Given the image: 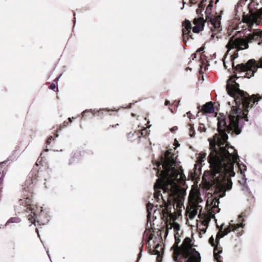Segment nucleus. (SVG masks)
I'll return each instance as SVG.
<instances>
[{
  "label": "nucleus",
  "mask_w": 262,
  "mask_h": 262,
  "mask_svg": "<svg viewBox=\"0 0 262 262\" xmlns=\"http://www.w3.org/2000/svg\"><path fill=\"white\" fill-rule=\"evenodd\" d=\"M169 104V101H168V100H166V101H165V105H168Z\"/></svg>",
  "instance_id": "nucleus-31"
},
{
  "label": "nucleus",
  "mask_w": 262,
  "mask_h": 262,
  "mask_svg": "<svg viewBox=\"0 0 262 262\" xmlns=\"http://www.w3.org/2000/svg\"><path fill=\"white\" fill-rule=\"evenodd\" d=\"M203 222L204 223V225H206L208 223V221H206V220H205V221H204Z\"/></svg>",
  "instance_id": "nucleus-34"
},
{
  "label": "nucleus",
  "mask_w": 262,
  "mask_h": 262,
  "mask_svg": "<svg viewBox=\"0 0 262 262\" xmlns=\"http://www.w3.org/2000/svg\"><path fill=\"white\" fill-rule=\"evenodd\" d=\"M150 206H151V205L148 204L147 206V211H148L149 214L150 213V212H149V208L150 207Z\"/></svg>",
  "instance_id": "nucleus-26"
},
{
  "label": "nucleus",
  "mask_w": 262,
  "mask_h": 262,
  "mask_svg": "<svg viewBox=\"0 0 262 262\" xmlns=\"http://www.w3.org/2000/svg\"><path fill=\"white\" fill-rule=\"evenodd\" d=\"M55 84L54 83L51 84L50 86V88L52 90H54L55 88Z\"/></svg>",
  "instance_id": "nucleus-23"
},
{
  "label": "nucleus",
  "mask_w": 262,
  "mask_h": 262,
  "mask_svg": "<svg viewBox=\"0 0 262 262\" xmlns=\"http://www.w3.org/2000/svg\"><path fill=\"white\" fill-rule=\"evenodd\" d=\"M157 260L159 262V261H160V260H161V257H160L159 255H158V256H157Z\"/></svg>",
  "instance_id": "nucleus-29"
},
{
  "label": "nucleus",
  "mask_w": 262,
  "mask_h": 262,
  "mask_svg": "<svg viewBox=\"0 0 262 262\" xmlns=\"http://www.w3.org/2000/svg\"><path fill=\"white\" fill-rule=\"evenodd\" d=\"M235 170L237 172L240 171L241 173H243L246 170V166L245 165L236 163L235 165Z\"/></svg>",
  "instance_id": "nucleus-16"
},
{
  "label": "nucleus",
  "mask_w": 262,
  "mask_h": 262,
  "mask_svg": "<svg viewBox=\"0 0 262 262\" xmlns=\"http://www.w3.org/2000/svg\"><path fill=\"white\" fill-rule=\"evenodd\" d=\"M25 202V206L27 207V211L29 210L31 212V214L29 215L28 220L32 224L35 221L36 210L37 207L36 205L31 204V200L28 198L26 199Z\"/></svg>",
  "instance_id": "nucleus-12"
},
{
  "label": "nucleus",
  "mask_w": 262,
  "mask_h": 262,
  "mask_svg": "<svg viewBox=\"0 0 262 262\" xmlns=\"http://www.w3.org/2000/svg\"><path fill=\"white\" fill-rule=\"evenodd\" d=\"M170 228H173V229L176 231H178L180 229V227L179 224L174 222L172 223H170Z\"/></svg>",
  "instance_id": "nucleus-18"
},
{
  "label": "nucleus",
  "mask_w": 262,
  "mask_h": 262,
  "mask_svg": "<svg viewBox=\"0 0 262 262\" xmlns=\"http://www.w3.org/2000/svg\"><path fill=\"white\" fill-rule=\"evenodd\" d=\"M189 201L190 208L188 209V216L190 219H192L198 213V210H201L202 207L199 205L202 201L200 197V193L197 189L193 188L191 190Z\"/></svg>",
  "instance_id": "nucleus-8"
},
{
  "label": "nucleus",
  "mask_w": 262,
  "mask_h": 262,
  "mask_svg": "<svg viewBox=\"0 0 262 262\" xmlns=\"http://www.w3.org/2000/svg\"><path fill=\"white\" fill-rule=\"evenodd\" d=\"M194 130L192 128V127H191L190 129V136L191 137H192L194 136Z\"/></svg>",
  "instance_id": "nucleus-20"
},
{
  "label": "nucleus",
  "mask_w": 262,
  "mask_h": 262,
  "mask_svg": "<svg viewBox=\"0 0 262 262\" xmlns=\"http://www.w3.org/2000/svg\"><path fill=\"white\" fill-rule=\"evenodd\" d=\"M242 217L243 215L242 214H241L238 216L239 222H240L241 221H242V222H244V219H242ZM243 226L244 225L243 224V223H238L236 224H230L228 227L225 228L223 231L221 230L218 232V233L216 235V239H220V238L223 237L224 236L227 234L231 231H235L237 229L240 227H243Z\"/></svg>",
  "instance_id": "nucleus-10"
},
{
  "label": "nucleus",
  "mask_w": 262,
  "mask_h": 262,
  "mask_svg": "<svg viewBox=\"0 0 262 262\" xmlns=\"http://www.w3.org/2000/svg\"><path fill=\"white\" fill-rule=\"evenodd\" d=\"M258 68H262V58H260L257 64L254 59L249 60L246 63L239 64L236 66V71L244 74L241 76L250 78L254 75Z\"/></svg>",
  "instance_id": "nucleus-7"
},
{
  "label": "nucleus",
  "mask_w": 262,
  "mask_h": 262,
  "mask_svg": "<svg viewBox=\"0 0 262 262\" xmlns=\"http://www.w3.org/2000/svg\"><path fill=\"white\" fill-rule=\"evenodd\" d=\"M206 153L201 152L199 154V156L197 158L198 162L200 163H201L202 162L204 161V159L206 158Z\"/></svg>",
  "instance_id": "nucleus-17"
},
{
  "label": "nucleus",
  "mask_w": 262,
  "mask_h": 262,
  "mask_svg": "<svg viewBox=\"0 0 262 262\" xmlns=\"http://www.w3.org/2000/svg\"><path fill=\"white\" fill-rule=\"evenodd\" d=\"M224 66L226 69H227L228 66L227 65V62L225 61V59H224Z\"/></svg>",
  "instance_id": "nucleus-25"
},
{
  "label": "nucleus",
  "mask_w": 262,
  "mask_h": 262,
  "mask_svg": "<svg viewBox=\"0 0 262 262\" xmlns=\"http://www.w3.org/2000/svg\"><path fill=\"white\" fill-rule=\"evenodd\" d=\"M183 26L184 27L182 29L183 40L185 43H186L189 37L193 39L191 32V25L190 22L187 20H185L183 23Z\"/></svg>",
  "instance_id": "nucleus-13"
},
{
  "label": "nucleus",
  "mask_w": 262,
  "mask_h": 262,
  "mask_svg": "<svg viewBox=\"0 0 262 262\" xmlns=\"http://www.w3.org/2000/svg\"><path fill=\"white\" fill-rule=\"evenodd\" d=\"M198 130L200 132H205L206 130V126L203 123H200L199 124V128H198Z\"/></svg>",
  "instance_id": "nucleus-19"
},
{
  "label": "nucleus",
  "mask_w": 262,
  "mask_h": 262,
  "mask_svg": "<svg viewBox=\"0 0 262 262\" xmlns=\"http://www.w3.org/2000/svg\"><path fill=\"white\" fill-rule=\"evenodd\" d=\"M177 156L169 150L161 156L160 161L157 162V166L159 168L162 165L163 169L160 171L158 169L157 175L160 178L157 179L154 185V198L158 201L164 199L167 200L171 197L173 200V208L179 211L184 206L183 202L186 192L181 188L180 185L183 184L185 180V176L183 170L176 163Z\"/></svg>",
  "instance_id": "nucleus-2"
},
{
  "label": "nucleus",
  "mask_w": 262,
  "mask_h": 262,
  "mask_svg": "<svg viewBox=\"0 0 262 262\" xmlns=\"http://www.w3.org/2000/svg\"><path fill=\"white\" fill-rule=\"evenodd\" d=\"M216 117L219 134L208 139L211 150L208 162L212 172L207 182L223 197L226 190L231 189L232 183L230 178L235 173L234 165L237 162L238 155L236 150L228 144L227 133L234 130L236 134L240 133L238 128V110L233 107L227 117L221 114L216 115ZM206 177L204 175V178L207 181Z\"/></svg>",
  "instance_id": "nucleus-1"
},
{
  "label": "nucleus",
  "mask_w": 262,
  "mask_h": 262,
  "mask_svg": "<svg viewBox=\"0 0 262 262\" xmlns=\"http://www.w3.org/2000/svg\"><path fill=\"white\" fill-rule=\"evenodd\" d=\"M237 57V53H235L234 55H231V60H232L233 59L236 58Z\"/></svg>",
  "instance_id": "nucleus-22"
},
{
  "label": "nucleus",
  "mask_w": 262,
  "mask_h": 262,
  "mask_svg": "<svg viewBox=\"0 0 262 262\" xmlns=\"http://www.w3.org/2000/svg\"><path fill=\"white\" fill-rule=\"evenodd\" d=\"M204 1L203 0L199 5V8L196 12L198 15V18H195L193 20V24L195 26L192 28V31L194 33H198L203 30L205 23H207L210 30L214 34L220 32L222 30L221 26V16L220 15L216 16H209L208 15L209 11L211 10L212 4H210L207 7L205 11L206 19H204L202 17L201 12L204 8L205 4H204Z\"/></svg>",
  "instance_id": "nucleus-3"
},
{
  "label": "nucleus",
  "mask_w": 262,
  "mask_h": 262,
  "mask_svg": "<svg viewBox=\"0 0 262 262\" xmlns=\"http://www.w3.org/2000/svg\"><path fill=\"white\" fill-rule=\"evenodd\" d=\"M190 112L187 113V115H188V117L190 118Z\"/></svg>",
  "instance_id": "nucleus-35"
},
{
  "label": "nucleus",
  "mask_w": 262,
  "mask_h": 262,
  "mask_svg": "<svg viewBox=\"0 0 262 262\" xmlns=\"http://www.w3.org/2000/svg\"><path fill=\"white\" fill-rule=\"evenodd\" d=\"M189 2L190 4H195L196 0H189Z\"/></svg>",
  "instance_id": "nucleus-27"
},
{
  "label": "nucleus",
  "mask_w": 262,
  "mask_h": 262,
  "mask_svg": "<svg viewBox=\"0 0 262 262\" xmlns=\"http://www.w3.org/2000/svg\"><path fill=\"white\" fill-rule=\"evenodd\" d=\"M211 36H212V37H213V36H214V35H213V34H212V35H211Z\"/></svg>",
  "instance_id": "nucleus-37"
},
{
  "label": "nucleus",
  "mask_w": 262,
  "mask_h": 262,
  "mask_svg": "<svg viewBox=\"0 0 262 262\" xmlns=\"http://www.w3.org/2000/svg\"><path fill=\"white\" fill-rule=\"evenodd\" d=\"M69 119V120H70V121H71V118H70Z\"/></svg>",
  "instance_id": "nucleus-38"
},
{
  "label": "nucleus",
  "mask_w": 262,
  "mask_h": 262,
  "mask_svg": "<svg viewBox=\"0 0 262 262\" xmlns=\"http://www.w3.org/2000/svg\"><path fill=\"white\" fill-rule=\"evenodd\" d=\"M262 8L256 11V13H251L249 16L245 18V21L251 27L254 24L259 25L261 19Z\"/></svg>",
  "instance_id": "nucleus-11"
},
{
  "label": "nucleus",
  "mask_w": 262,
  "mask_h": 262,
  "mask_svg": "<svg viewBox=\"0 0 262 262\" xmlns=\"http://www.w3.org/2000/svg\"><path fill=\"white\" fill-rule=\"evenodd\" d=\"M201 111L206 113H210L213 112L214 111V108L212 102H208L204 105Z\"/></svg>",
  "instance_id": "nucleus-14"
},
{
  "label": "nucleus",
  "mask_w": 262,
  "mask_h": 262,
  "mask_svg": "<svg viewBox=\"0 0 262 262\" xmlns=\"http://www.w3.org/2000/svg\"><path fill=\"white\" fill-rule=\"evenodd\" d=\"M230 64H231V66H232V67L234 66V64H233V61H230Z\"/></svg>",
  "instance_id": "nucleus-36"
},
{
  "label": "nucleus",
  "mask_w": 262,
  "mask_h": 262,
  "mask_svg": "<svg viewBox=\"0 0 262 262\" xmlns=\"http://www.w3.org/2000/svg\"><path fill=\"white\" fill-rule=\"evenodd\" d=\"M209 242L210 243V244H211L212 246L214 245V238L211 236V237H210L209 239Z\"/></svg>",
  "instance_id": "nucleus-21"
},
{
  "label": "nucleus",
  "mask_w": 262,
  "mask_h": 262,
  "mask_svg": "<svg viewBox=\"0 0 262 262\" xmlns=\"http://www.w3.org/2000/svg\"><path fill=\"white\" fill-rule=\"evenodd\" d=\"M259 38H262V31L259 30L254 31L245 39L232 37L226 46L228 50L225 55V57L231 49L235 48L237 49L236 52H237L239 50L247 49L249 42H251L252 40H257Z\"/></svg>",
  "instance_id": "nucleus-5"
},
{
  "label": "nucleus",
  "mask_w": 262,
  "mask_h": 262,
  "mask_svg": "<svg viewBox=\"0 0 262 262\" xmlns=\"http://www.w3.org/2000/svg\"><path fill=\"white\" fill-rule=\"evenodd\" d=\"M10 221H11V222H19L18 220L17 219H11L10 220Z\"/></svg>",
  "instance_id": "nucleus-24"
},
{
  "label": "nucleus",
  "mask_w": 262,
  "mask_h": 262,
  "mask_svg": "<svg viewBox=\"0 0 262 262\" xmlns=\"http://www.w3.org/2000/svg\"><path fill=\"white\" fill-rule=\"evenodd\" d=\"M214 257L217 262H222L220 260V254L222 252L221 247H219L217 246L215 247L214 248Z\"/></svg>",
  "instance_id": "nucleus-15"
},
{
  "label": "nucleus",
  "mask_w": 262,
  "mask_h": 262,
  "mask_svg": "<svg viewBox=\"0 0 262 262\" xmlns=\"http://www.w3.org/2000/svg\"><path fill=\"white\" fill-rule=\"evenodd\" d=\"M171 228H170V223L167 225V230H168V229H171Z\"/></svg>",
  "instance_id": "nucleus-28"
},
{
  "label": "nucleus",
  "mask_w": 262,
  "mask_h": 262,
  "mask_svg": "<svg viewBox=\"0 0 262 262\" xmlns=\"http://www.w3.org/2000/svg\"><path fill=\"white\" fill-rule=\"evenodd\" d=\"M165 210H166V209H165ZM166 210H167V209H166ZM163 211H164V214H165V213H166V214H168V210H166V211H165V210H163Z\"/></svg>",
  "instance_id": "nucleus-33"
},
{
  "label": "nucleus",
  "mask_w": 262,
  "mask_h": 262,
  "mask_svg": "<svg viewBox=\"0 0 262 262\" xmlns=\"http://www.w3.org/2000/svg\"><path fill=\"white\" fill-rule=\"evenodd\" d=\"M191 242L190 238L186 237L179 248V253L184 257L188 258L187 262H200V254L194 248H192Z\"/></svg>",
  "instance_id": "nucleus-6"
},
{
  "label": "nucleus",
  "mask_w": 262,
  "mask_h": 262,
  "mask_svg": "<svg viewBox=\"0 0 262 262\" xmlns=\"http://www.w3.org/2000/svg\"><path fill=\"white\" fill-rule=\"evenodd\" d=\"M204 50V49L203 48H200L198 50V52H201V51H203Z\"/></svg>",
  "instance_id": "nucleus-32"
},
{
  "label": "nucleus",
  "mask_w": 262,
  "mask_h": 262,
  "mask_svg": "<svg viewBox=\"0 0 262 262\" xmlns=\"http://www.w3.org/2000/svg\"><path fill=\"white\" fill-rule=\"evenodd\" d=\"M242 217L243 215L242 214H241L238 216L239 222H240L241 221H242V222H244V219H242ZM243 226L244 225L243 224V223H238L236 224H230L228 227L225 228L223 231L221 230L218 232V233L216 235V239H220V238L223 237L224 236L227 234L231 231H235L237 229L240 227H243Z\"/></svg>",
  "instance_id": "nucleus-9"
},
{
  "label": "nucleus",
  "mask_w": 262,
  "mask_h": 262,
  "mask_svg": "<svg viewBox=\"0 0 262 262\" xmlns=\"http://www.w3.org/2000/svg\"><path fill=\"white\" fill-rule=\"evenodd\" d=\"M218 204H219V202H218V201H217V200H216V201L214 202V205H214V206H216V204H217V205H218Z\"/></svg>",
  "instance_id": "nucleus-30"
},
{
  "label": "nucleus",
  "mask_w": 262,
  "mask_h": 262,
  "mask_svg": "<svg viewBox=\"0 0 262 262\" xmlns=\"http://www.w3.org/2000/svg\"><path fill=\"white\" fill-rule=\"evenodd\" d=\"M227 91L228 93L234 98L236 103H239L242 105L244 108L243 114L246 116L247 114V110H246L249 107H252V105L258 101V98L253 95L250 97L249 95L239 89V85L232 79L228 80L227 84Z\"/></svg>",
  "instance_id": "nucleus-4"
}]
</instances>
